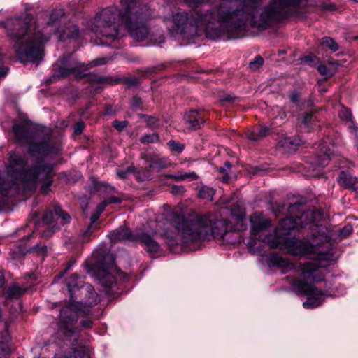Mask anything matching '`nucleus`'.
Segmentation results:
<instances>
[{"label": "nucleus", "instance_id": "50", "mask_svg": "<svg viewBox=\"0 0 358 358\" xmlns=\"http://www.w3.org/2000/svg\"><path fill=\"white\" fill-rule=\"evenodd\" d=\"M108 203L107 201H106V199L104 201H103L101 203H99L97 206H96V213H98L99 214H101L104 210H105V208L106 207V206H108Z\"/></svg>", "mask_w": 358, "mask_h": 358}, {"label": "nucleus", "instance_id": "56", "mask_svg": "<svg viewBox=\"0 0 358 358\" xmlns=\"http://www.w3.org/2000/svg\"><path fill=\"white\" fill-rule=\"evenodd\" d=\"M304 60L306 62H311L312 61V56H306L304 57Z\"/></svg>", "mask_w": 358, "mask_h": 358}, {"label": "nucleus", "instance_id": "55", "mask_svg": "<svg viewBox=\"0 0 358 358\" xmlns=\"http://www.w3.org/2000/svg\"><path fill=\"white\" fill-rule=\"evenodd\" d=\"M5 284V277L3 274L0 275V287L3 289Z\"/></svg>", "mask_w": 358, "mask_h": 358}, {"label": "nucleus", "instance_id": "25", "mask_svg": "<svg viewBox=\"0 0 358 358\" xmlns=\"http://www.w3.org/2000/svg\"><path fill=\"white\" fill-rule=\"evenodd\" d=\"M299 142L292 139L290 137H286L278 142V146L282 148L285 152H290L296 149Z\"/></svg>", "mask_w": 358, "mask_h": 358}, {"label": "nucleus", "instance_id": "57", "mask_svg": "<svg viewBox=\"0 0 358 358\" xmlns=\"http://www.w3.org/2000/svg\"><path fill=\"white\" fill-rule=\"evenodd\" d=\"M357 182H358V178H357Z\"/></svg>", "mask_w": 358, "mask_h": 358}, {"label": "nucleus", "instance_id": "30", "mask_svg": "<svg viewBox=\"0 0 358 358\" xmlns=\"http://www.w3.org/2000/svg\"><path fill=\"white\" fill-rule=\"evenodd\" d=\"M94 231L93 225H90L87 228L82 232L79 236V240L82 243H87L90 241L92 238V234Z\"/></svg>", "mask_w": 358, "mask_h": 358}, {"label": "nucleus", "instance_id": "1", "mask_svg": "<svg viewBox=\"0 0 358 358\" xmlns=\"http://www.w3.org/2000/svg\"><path fill=\"white\" fill-rule=\"evenodd\" d=\"M242 4L229 0L224 1L210 10L202 13L195 10L190 13L177 12L163 21L168 30L173 35L181 34L187 37L206 33V36L215 39L222 34H229L243 30L248 6L238 9ZM243 6L245 4H243Z\"/></svg>", "mask_w": 358, "mask_h": 358}, {"label": "nucleus", "instance_id": "42", "mask_svg": "<svg viewBox=\"0 0 358 358\" xmlns=\"http://www.w3.org/2000/svg\"><path fill=\"white\" fill-rule=\"evenodd\" d=\"M2 59H3V57L0 54V80L6 77V76L8 73V70L6 67H5L4 66L2 65V63H1Z\"/></svg>", "mask_w": 358, "mask_h": 358}, {"label": "nucleus", "instance_id": "31", "mask_svg": "<svg viewBox=\"0 0 358 358\" xmlns=\"http://www.w3.org/2000/svg\"><path fill=\"white\" fill-rule=\"evenodd\" d=\"M140 117L145 118L147 127L152 129H156L159 125V120L155 117L146 115H140Z\"/></svg>", "mask_w": 358, "mask_h": 358}, {"label": "nucleus", "instance_id": "27", "mask_svg": "<svg viewBox=\"0 0 358 358\" xmlns=\"http://www.w3.org/2000/svg\"><path fill=\"white\" fill-rule=\"evenodd\" d=\"M215 193L213 188L203 185L199 188L198 194L201 199L212 201Z\"/></svg>", "mask_w": 358, "mask_h": 358}, {"label": "nucleus", "instance_id": "16", "mask_svg": "<svg viewBox=\"0 0 358 358\" xmlns=\"http://www.w3.org/2000/svg\"><path fill=\"white\" fill-rule=\"evenodd\" d=\"M58 218L61 219L62 224L69 223L71 220L66 212L64 211L59 206L56 205L54 206L52 211L47 212L43 215V222L45 224H51Z\"/></svg>", "mask_w": 358, "mask_h": 358}, {"label": "nucleus", "instance_id": "10", "mask_svg": "<svg viewBox=\"0 0 358 358\" xmlns=\"http://www.w3.org/2000/svg\"><path fill=\"white\" fill-rule=\"evenodd\" d=\"M318 216H320V215L317 212L308 210L302 212L300 215H296V217H287L282 219L275 229V233L278 238H273L271 240L270 238L267 237L262 239V241H267L271 248L285 250L288 253L296 256L288 251L287 244L289 241H298L301 239L287 240L285 236L289 235L292 231L296 229L298 231H300L303 229H305L308 225H310L309 229L310 230V233H312V229H314L313 225L317 224L315 222ZM310 235L311 234L307 236H310ZM303 239V238L301 240Z\"/></svg>", "mask_w": 358, "mask_h": 358}, {"label": "nucleus", "instance_id": "17", "mask_svg": "<svg viewBox=\"0 0 358 358\" xmlns=\"http://www.w3.org/2000/svg\"><path fill=\"white\" fill-rule=\"evenodd\" d=\"M316 149L317 152L313 162L315 169L317 167H324L330 160L333 152L331 148L324 143H320Z\"/></svg>", "mask_w": 358, "mask_h": 358}, {"label": "nucleus", "instance_id": "11", "mask_svg": "<svg viewBox=\"0 0 358 358\" xmlns=\"http://www.w3.org/2000/svg\"><path fill=\"white\" fill-rule=\"evenodd\" d=\"M13 131L19 143L29 145V152L31 155L45 156L57 154L60 150L59 143L52 141L49 135L44 136L41 131L27 122L15 124Z\"/></svg>", "mask_w": 358, "mask_h": 358}, {"label": "nucleus", "instance_id": "21", "mask_svg": "<svg viewBox=\"0 0 358 358\" xmlns=\"http://www.w3.org/2000/svg\"><path fill=\"white\" fill-rule=\"evenodd\" d=\"M26 287H22L17 283H12L8 287L3 289L0 295L7 300H17L27 291Z\"/></svg>", "mask_w": 358, "mask_h": 358}, {"label": "nucleus", "instance_id": "48", "mask_svg": "<svg viewBox=\"0 0 358 358\" xmlns=\"http://www.w3.org/2000/svg\"><path fill=\"white\" fill-rule=\"evenodd\" d=\"M142 103V100L138 96H134L131 100V106L134 109H137L140 107L141 104Z\"/></svg>", "mask_w": 358, "mask_h": 358}, {"label": "nucleus", "instance_id": "4", "mask_svg": "<svg viewBox=\"0 0 358 358\" xmlns=\"http://www.w3.org/2000/svg\"><path fill=\"white\" fill-rule=\"evenodd\" d=\"M313 227L310 236L298 241L288 242L287 248L294 255L318 262L319 266L327 267L329 262L335 259L333 243L347 238L352 232V226L346 224L340 229L318 224Z\"/></svg>", "mask_w": 358, "mask_h": 358}, {"label": "nucleus", "instance_id": "2", "mask_svg": "<svg viewBox=\"0 0 358 358\" xmlns=\"http://www.w3.org/2000/svg\"><path fill=\"white\" fill-rule=\"evenodd\" d=\"M64 14L62 8L54 10L43 27L38 22L31 24L32 16L27 13L6 22L0 21V26L6 29L8 37L16 40L13 48L18 59L23 63H35L43 59L45 44L51 34H59L60 36L68 38L78 36L79 29L75 24H69L66 29L60 27V20Z\"/></svg>", "mask_w": 358, "mask_h": 358}, {"label": "nucleus", "instance_id": "32", "mask_svg": "<svg viewBox=\"0 0 358 358\" xmlns=\"http://www.w3.org/2000/svg\"><path fill=\"white\" fill-rule=\"evenodd\" d=\"M322 43L328 47L333 52H336L338 50V45L337 43L330 37H323L322 38Z\"/></svg>", "mask_w": 358, "mask_h": 358}, {"label": "nucleus", "instance_id": "28", "mask_svg": "<svg viewBox=\"0 0 358 358\" xmlns=\"http://www.w3.org/2000/svg\"><path fill=\"white\" fill-rule=\"evenodd\" d=\"M5 329L1 333L0 335V353L2 352L3 355H6L8 353V346L4 343L5 341H7L9 337L8 331L7 330V323L5 322Z\"/></svg>", "mask_w": 358, "mask_h": 358}, {"label": "nucleus", "instance_id": "35", "mask_svg": "<svg viewBox=\"0 0 358 358\" xmlns=\"http://www.w3.org/2000/svg\"><path fill=\"white\" fill-rule=\"evenodd\" d=\"M168 145L171 151L180 153L183 151L185 146L181 143H176L174 140H170L168 142Z\"/></svg>", "mask_w": 358, "mask_h": 358}, {"label": "nucleus", "instance_id": "33", "mask_svg": "<svg viewBox=\"0 0 358 358\" xmlns=\"http://www.w3.org/2000/svg\"><path fill=\"white\" fill-rule=\"evenodd\" d=\"M159 141V136L153 133L152 134H145L141 137L140 141L143 144H148L155 142H157Z\"/></svg>", "mask_w": 358, "mask_h": 358}, {"label": "nucleus", "instance_id": "40", "mask_svg": "<svg viewBox=\"0 0 358 358\" xmlns=\"http://www.w3.org/2000/svg\"><path fill=\"white\" fill-rule=\"evenodd\" d=\"M171 192L173 194H183L185 192V188L182 185H173Z\"/></svg>", "mask_w": 358, "mask_h": 358}, {"label": "nucleus", "instance_id": "41", "mask_svg": "<svg viewBox=\"0 0 358 358\" xmlns=\"http://www.w3.org/2000/svg\"><path fill=\"white\" fill-rule=\"evenodd\" d=\"M85 127V124L83 121L78 122L74 125V134L75 135H80L82 131H83V129Z\"/></svg>", "mask_w": 358, "mask_h": 358}, {"label": "nucleus", "instance_id": "15", "mask_svg": "<svg viewBox=\"0 0 358 358\" xmlns=\"http://www.w3.org/2000/svg\"><path fill=\"white\" fill-rule=\"evenodd\" d=\"M66 287L69 293V303H73L78 299V295L80 294V289L87 283H85L83 277L77 273L71 275L66 279Z\"/></svg>", "mask_w": 358, "mask_h": 358}, {"label": "nucleus", "instance_id": "36", "mask_svg": "<svg viewBox=\"0 0 358 358\" xmlns=\"http://www.w3.org/2000/svg\"><path fill=\"white\" fill-rule=\"evenodd\" d=\"M263 64L264 59L261 56L257 55L252 61L250 62L249 65L251 69L257 70L259 67H261L263 65Z\"/></svg>", "mask_w": 358, "mask_h": 358}, {"label": "nucleus", "instance_id": "53", "mask_svg": "<svg viewBox=\"0 0 358 358\" xmlns=\"http://www.w3.org/2000/svg\"><path fill=\"white\" fill-rule=\"evenodd\" d=\"M99 215H100V214H99L98 213L92 215V217H91L92 224L96 222V220L99 218Z\"/></svg>", "mask_w": 358, "mask_h": 358}, {"label": "nucleus", "instance_id": "24", "mask_svg": "<svg viewBox=\"0 0 358 358\" xmlns=\"http://www.w3.org/2000/svg\"><path fill=\"white\" fill-rule=\"evenodd\" d=\"M167 178L169 179H172L176 182H180L185 180H188L189 181L196 180L199 178V176L195 172H177L174 174H169L167 176Z\"/></svg>", "mask_w": 358, "mask_h": 358}, {"label": "nucleus", "instance_id": "3", "mask_svg": "<svg viewBox=\"0 0 358 358\" xmlns=\"http://www.w3.org/2000/svg\"><path fill=\"white\" fill-rule=\"evenodd\" d=\"M138 1L120 0L123 14L115 7L103 9L88 22L90 31L97 36L114 41L118 36V25L121 22L125 24L132 38L136 41L143 40L149 33L147 21L153 14L147 6H138Z\"/></svg>", "mask_w": 358, "mask_h": 358}, {"label": "nucleus", "instance_id": "6", "mask_svg": "<svg viewBox=\"0 0 358 358\" xmlns=\"http://www.w3.org/2000/svg\"><path fill=\"white\" fill-rule=\"evenodd\" d=\"M327 267L319 266V263L312 260L301 264L299 266L300 278L293 279L286 277L291 287L297 294L308 296V299L303 302L305 308H315L321 305L325 296H338L344 293V288L341 292L332 291L330 289L331 283L325 282V288L322 290L320 287H316L313 283L321 282L324 279L323 269Z\"/></svg>", "mask_w": 358, "mask_h": 358}, {"label": "nucleus", "instance_id": "18", "mask_svg": "<svg viewBox=\"0 0 358 358\" xmlns=\"http://www.w3.org/2000/svg\"><path fill=\"white\" fill-rule=\"evenodd\" d=\"M251 229L253 235L257 237V234L264 231L271 226V221L262 213H255L250 217Z\"/></svg>", "mask_w": 358, "mask_h": 358}, {"label": "nucleus", "instance_id": "54", "mask_svg": "<svg viewBox=\"0 0 358 358\" xmlns=\"http://www.w3.org/2000/svg\"><path fill=\"white\" fill-rule=\"evenodd\" d=\"M236 98L235 96H227L223 98L222 101H229V102H232L234 101Z\"/></svg>", "mask_w": 358, "mask_h": 358}, {"label": "nucleus", "instance_id": "46", "mask_svg": "<svg viewBox=\"0 0 358 358\" xmlns=\"http://www.w3.org/2000/svg\"><path fill=\"white\" fill-rule=\"evenodd\" d=\"M31 252H38L43 255L46 253L47 248L45 245H36V246L33 247L31 249H30Z\"/></svg>", "mask_w": 358, "mask_h": 358}, {"label": "nucleus", "instance_id": "45", "mask_svg": "<svg viewBox=\"0 0 358 358\" xmlns=\"http://www.w3.org/2000/svg\"><path fill=\"white\" fill-rule=\"evenodd\" d=\"M108 204L110 203H120L122 201V197L121 196H111L106 199Z\"/></svg>", "mask_w": 358, "mask_h": 358}, {"label": "nucleus", "instance_id": "13", "mask_svg": "<svg viewBox=\"0 0 358 358\" xmlns=\"http://www.w3.org/2000/svg\"><path fill=\"white\" fill-rule=\"evenodd\" d=\"M94 257L96 259V263L99 268V275L103 285L111 287L116 283V279L113 273H118L119 269L116 267L115 257L113 254H103L99 251L94 252Z\"/></svg>", "mask_w": 358, "mask_h": 358}, {"label": "nucleus", "instance_id": "26", "mask_svg": "<svg viewBox=\"0 0 358 358\" xmlns=\"http://www.w3.org/2000/svg\"><path fill=\"white\" fill-rule=\"evenodd\" d=\"M270 128L265 125H261L259 127L258 132L251 131L247 134L249 139L252 141H257L262 138L266 137L268 135Z\"/></svg>", "mask_w": 358, "mask_h": 358}, {"label": "nucleus", "instance_id": "20", "mask_svg": "<svg viewBox=\"0 0 358 358\" xmlns=\"http://www.w3.org/2000/svg\"><path fill=\"white\" fill-rule=\"evenodd\" d=\"M185 120L191 129H199L205 122L204 117L199 110H190L185 114Z\"/></svg>", "mask_w": 358, "mask_h": 358}, {"label": "nucleus", "instance_id": "51", "mask_svg": "<svg viewBox=\"0 0 358 358\" xmlns=\"http://www.w3.org/2000/svg\"><path fill=\"white\" fill-rule=\"evenodd\" d=\"M314 117L312 114H306L303 117V123L307 127L309 126V124L313 121Z\"/></svg>", "mask_w": 358, "mask_h": 358}, {"label": "nucleus", "instance_id": "14", "mask_svg": "<svg viewBox=\"0 0 358 358\" xmlns=\"http://www.w3.org/2000/svg\"><path fill=\"white\" fill-rule=\"evenodd\" d=\"M52 167L45 163L38 164V170L27 182L26 185L22 189L21 192H26L35 189L39 182H43L40 191L43 194H47L50 192V187L52 184Z\"/></svg>", "mask_w": 358, "mask_h": 358}, {"label": "nucleus", "instance_id": "5", "mask_svg": "<svg viewBox=\"0 0 358 358\" xmlns=\"http://www.w3.org/2000/svg\"><path fill=\"white\" fill-rule=\"evenodd\" d=\"M171 225L182 236V248L186 250L192 243L209 240L210 238L223 239L234 243L227 237L234 232L227 230V222L215 215H196L186 220L183 215H174Z\"/></svg>", "mask_w": 358, "mask_h": 358}, {"label": "nucleus", "instance_id": "52", "mask_svg": "<svg viewBox=\"0 0 358 358\" xmlns=\"http://www.w3.org/2000/svg\"><path fill=\"white\" fill-rule=\"evenodd\" d=\"M94 81H96L100 83H105L107 82V78L103 77H97L93 80Z\"/></svg>", "mask_w": 358, "mask_h": 358}, {"label": "nucleus", "instance_id": "19", "mask_svg": "<svg viewBox=\"0 0 358 358\" xmlns=\"http://www.w3.org/2000/svg\"><path fill=\"white\" fill-rule=\"evenodd\" d=\"M269 262L272 266L282 269V273H286L294 268V265L287 258H283L276 253H272L269 257Z\"/></svg>", "mask_w": 358, "mask_h": 358}, {"label": "nucleus", "instance_id": "9", "mask_svg": "<svg viewBox=\"0 0 358 358\" xmlns=\"http://www.w3.org/2000/svg\"><path fill=\"white\" fill-rule=\"evenodd\" d=\"M98 301V295L90 284L82 287L76 302L68 303L61 309L57 322L58 334L63 336L64 340L77 341L80 332L76 325L78 311L84 306H95Z\"/></svg>", "mask_w": 358, "mask_h": 358}, {"label": "nucleus", "instance_id": "7", "mask_svg": "<svg viewBox=\"0 0 358 358\" xmlns=\"http://www.w3.org/2000/svg\"><path fill=\"white\" fill-rule=\"evenodd\" d=\"M165 225L164 221L149 220L143 226V231L136 235L127 227H121L111 231L108 237L113 243L138 240L148 252L155 255L159 251L160 245L148 234L152 233L162 237L169 249L174 252L178 245V239L175 233L165 227Z\"/></svg>", "mask_w": 358, "mask_h": 358}, {"label": "nucleus", "instance_id": "12", "mask_svg": "<svg viewBox=\"0 0 358 358\" xmlns=\"http://www.w3.org/2000/svg\"><path fill=\"white\" fill-rule=\"evenodd\" d=\"M104 64H106V59L103 57L94 59L85 66V64L78 61L72 54L64 55L55 63V73L52 79H55L56 77L58 78L80 77L85 69Z\"/></svg>", "mask_w": 358, "mask_h": 358}, {"label": "nucleus", "instance_id": "34", "mask_svg": "<svg viewBox=\"0 0 358 358\" xmlns=\"http://www.w3.org/2000/svg\"><path fill=\"white\" fill-rule=\"evenodd\" d=\"M47 225L48 227L43 231L42 236L45 238H50L59 229V227L57 224H55V222Z\"/></svg>", "mask_w": 358, "mask_h": 358}, {"label": "nucleus", "instance_id": "23", "mask_svg": "<svg viewBox=\"0 0 358 358\" xmlns=\"http://www.w3.org/2000/svg\"><path fill=\"white\" fill-rule=\"evenodd\" d=\"M337 181L341 186L345 189H357V178L352 176L349 173L341 171L337 178Z\"/></svg>", "mask_w": 358, "mask_h": 358}, {"label": "nucleus", "instance_id": "29", "mask_svg": "<svg viewBox=\"0 0 358 358\" xmlns=\"http://www.w3.org/2000/svg\"><path fill=\"white\" fill-rule=\"evenodd\" d=\"M231 169V164L229 161L224 162V166L218 169V172L222 175V180L224 182H227L229 179V172Z\"/></svg>", "mask_w": 358, "mask_h": 358}, {"label": "nucleus", "instance_id": "37", "mask_svg": "<svg viewBox=\"0 0 358 358\" xmlns=\"http://www.w3.org/2000/svg\"><path fill=\"white\" fill-rule=\"evenodd\" d=\"M338 115L341 120L345 122H349L351 120L352 118V113L350 110H348L346 108H342L339 113Z\"/></svg>", "mask_w": 358, "mask_h": 358}, {"label": "nucleus", "instance_id": "49", "mask_svg": "<svg viewBox=\"0 0 358 358\" xmlns=\"http://www.w3.org/2000/svg\"><path fill=\"white\" fill-rule=\"evenodd\" d=\"M93 322L90 319L83 320L80 322L81 327L84 329H90L92 327Z\"/></svg>", "mask_w": 358, "mask_h": 358}, {"label": "nucleus", "instance_id": "22", "mask_svg": "<svg viewBox=\"0 0 358 358\" xmlns=\"http://www.w3.org/2000/svg\"><path fill=\"white\" fill-rule=\"evenodd\" d=\"M146 162L150 169L156 171L168 167L171 164L169 158L154 155L148 156Z\"/></svg>", "mask_w": 358, "mask_h": 358}, {"label": "nucleus", "instance_id": "47", "mask_svg": "<svg viewBox=\"0 0 358 358\" xmlns=\"http://www.w3.org/2000/svg\"><path fill=\"white\" fill-rule=\"evenodd\" d=\"M190 7H197L202 4L206 0H184Z\"/></svg>", "mask_w": 358, "mask_h": 358}, {"label": "nucleus", "instance_id": "39", "mask_svg": "<svg viewBox=\"0 0 358 358\" xmlns=\"http://www.w3.org/2000/svg\"><path fill=\"white\" fill-rule=\"evenodd\" d=\"M134 170V168L129 166L127 167L125 170H119L117 171V175L120 178H127L129 173L133 172Z\"/></svg>", "mask_w": 358, "mask_h": 358}, {"label": "nucleus", "instance_id": "43", "mask_svg": "<svg viewBox=\"0 0 358 358\" xmlns=\"http://www.w3.org/2000/svg\"><path fill=\"white\" fill-rule=\"evenodd\" d=\"M290 101L297 105L300 101V94L298 92L294 91L290 94Z\"/></svg>", "mask_w": 358, "mask_h": 358}, {"label": "nucleus", "instance_id": "38", "mask_svg": "<svg viewBox=\"0 0 358 358\" xmlns=\"http://www.w3.org/2000/svg\"><path fill=\"white\" fill-rule=\"evenodd\" d=\"M317 69L320 73L324 76L326 78H330L333 76V72L329 69L326 65H319Z\"/></svg>", "mask_w": 358, "mask_h": 358}, {"label": "nucleus", "instance_id": "44", "mask_svg": "<svg viewBox=\"0 0 358 358\" xmlns=\"http://www.w3.org/2000/svg\"><path fill=\"white\" fill-rule=\"evenodd\" d=\"M127 125L128 122L127 121H115L113 122L114 127L119 131L122 130Z\"/></svg>", "mask_w": 358, "mask_h": 358}, {"label": "nucleus", "instance_id": "8", "mask_svg": "<svg viewBox=\"0 0 358 358\" xmlns=\"http://www.w3.org/2000/svg\"><path fill=\"white\" fill-rule=\"evenodd\" d=\"M28 158L24 154L17 150L8 154V163L5 171L0 173V196H14L20 194L31 176L38 170V162L34 166H27Z\"/></svg>", "mask_w": 358, "mask_h": 358}]
</instances>
